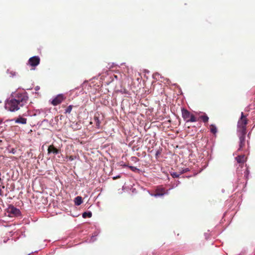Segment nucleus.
I'll list each match as a JSON object with an SVG mask.
<instances>
[{"label": "nucleus", "instance_id": "30", "mask_svg": "<svg viewBox=\"0 0 255 255\" xmlns=\"http://www.w3.org/2000/svg\"><path fill=\"white\" fill-rule=\"evenodd\" d=\"M247 174H248V171L246 170Z\"/></svg>", "mask_w": 255, "mask_h": 255}, {"label": "nucleus", "instance_id": "28", "mask_svg": "<svg viewBox=\"0 0 255 255\" xmlns=\"http://www.w3.org/2000/svg\"><path fill=\"white\" fill-rule=\"evenodd\" d=\"M1 195V191H0V195Z\"/></svg>", "mask_w": 255, "mask_h": 255}, {"label": "nucleus", "instance_id": "7", "mask_svg": "<svg viewBox=\"0 0 255 255\" xmlns=\"http://www.w3.org/2000/svg\"><path fill=\"white\" fill-rule=\"evenodd\" d=\"M168 194L167 190L162 186H158L155 191L154 196H161Z\"/></svg>", "mask_w": 255, "mask_h": 255}, {"label": "nucleus", "instance_id": "18", "mask_svg": "<svg viewBox=\"0 0 255 255\" xmlns=\"http://www.w3.org/2000/svg\"><path fill=\"white\" fill-rule=\"evenodd\" d=\"M198 120L195 118V117L193 115H191V117H190L187 122H197Z\"/></svg>", "mask_w": 255, "mask_h": 255}, {"label": "nucleus", "instance_id": "25", "mask_svg": "<svg viewBox=\"0 0 255 255\" xmlns=\"http://www.w3.org/2000/svg\"><path fill=\"white\" fill-rule=\"evenodd\" d=\"M160 153V152L159 150H157L155 152V156L156 158L158 157V154Z\"/></svg>", "mask_w": 255, "mask_h": 255}, {"label": "nucleus", "instance_id": "11", "mask_svg": "<svg viewBox=\"0 0 255 255\" xmlns=\"http://www.w3.org/2000/svg\"><path fill=\"white\" fill-rule=\"evenodd\" d=\"M93 120L96 124V128H100V126H101V120L100 119V114L99 113H97L95 114Z\"/></svg>", "mask_w": 255, "mask_h": 255}, {"label": "nucleus", "instance_id": "27", "mask_svg": "<svg viewBox=\"0 0 255 255\" xmlns=\"http://www.w3.org/2000/svg\"><path fill=\"white\" fill-rule=\"evenodd\" d=\"M2 120H0V125L2 123Z\"/></svg>", "mask_w": 255, "mask_h": 255}, {"label": "nucleus", "instance_id": "14", "mask_svg": "<svg viewBox=\"0 0 255 255\" xmlns=\"http://www.w3.org/2000/svg\"><path fill=\"white\" fill-rule=\"evenodd\" d=\"M27 120L22 117H19L15 120V122L18 124H26Z\"/></svg>", "mask_w": 255, "mask_h": 255}, {"label": "nucleus", "instance_id": "20", "mask_svg": "<svg viewBox=\"0 0 255 255\" xmlns=\"http://www.w3.org/2000/svg\"><path fill=\"white\" fill-rule=\"evenodd\" d=\"M73 106L72 105L69 106L65 110V114H70L73 109Z\"/></svg>", "mask_w": 255, "mask_h": 255}, {"label": "nucleus", "instance_id": "29", "mask_svg": "<svg viewBox=\"0 0 255 255\" xmlns=\"http://www.w3.org/2000/svg\"><path fill=\"white\" fill-rule=\"evenodd\" d=\"M144 73H145L146 72V70L144 69Z\"/></svg>", "mask_w": 255, "mask_h": 255}, {"label": "nucleus", "instance_id": "23", "mask_svg": "<svg viewBox=\"0 0 255 255\" xmlns=\"http://www.w3.org/2000/svg\"><path fill=\"white\" fill-rule=\"evenodd\" d=\"M189 171L188 168H185V169H183V170L180 172V174H181L184 173H185V172H187V171Z\"/></svg>", "mask_w": 255, "mask_h": 255}, {"label": "nucleus", "instance_id": "9", "mask_svg": "<svg viewBox=\"0 0 255 255\" xmlns=\"http://www.w3.org/2000/svg\"><path fill=\"white\" fill-rule=\"evenodd\" d=\"M144 142L145 143H146L147 142H148V144H149V146H148V145H146L145 146V147L146 148H147V151L149 153H151L152 152V151H153V146H154V141L153 140H150V139H148V138L147 137L146 138V139L144 140Z\"/></svg>", "mask_w": 255, "mask_h": 255}, {"label": "nucleus", "instance_id": "15", "mask_svg": "<svg viewBox=\"0 0 255 255\" xmlns=\"http://www.w3.org/2000/svg\"><path fill=\"white\" fill-rule=\"evenodd\" d=\"M74 202H75V204L76 205H77V206L80 205L83 202L82 197L81 196L76 197L75 198Z\"/></svg>", "mask_w": 255, "mask_h": 255}, {"label": "nucleus", "instance_id": "10", "mask_svg": "<svg viewBox=\"0 0 255 255\" xmlns=\"http://www.w3.org/2000/svg\"><path fill=\"white\" fill-rule=\"evenodd\" d=\"M181 112L182 118L184 121L187 122V121H188V119H189L190 117H191V114L190 112L185 109H182Z\"/></svg>", "mask_w": 255, "mask_h": 255}, {"label": "nucleus", "instance_id": "19", "mask_svg": "<svg viewBox=\"0 0 255 255\" xmlns=\"http://www.w3.org/2000/svg\"><path fill=\"white\" fill-rule=\"evenodd\" d=\"M92 214L91 212H84L83 213V218H86V217H89V218H90L92 217Z\"/></svg>", "mask_w": 255, "mask_h": 255}, {"label": "nucleus", "instance_id": "1", "mask_svg": "<svg viewBox=\"0 0 255 255\" xmlns=\"http://www.w3.org/2000/svg\"><path fill=\"white\" fill-rule=\"evenodd\" d=\"M28 101V96L26 92L18 93L13 98L7 100L5 104V108L11 112L18 110L24 106Z\"/></svg>", "mask_w": 255, "mask_h": 255}, {"label": "nucleus", "instance_id": "2", "mask_svg": "<svg viewBox=\"0 0 255 255\" xmlns=\"http://www.w3.org/2000/svg\"><path fill=\"white\" fill-rule=\"evenodd\" d=\"M248 120L243 112L241 113V118L238 122L237 125V132L242 133L243 134L247 133V125L248 124Z\"/></svg>", "mask_w": 255, "mask_h": 255}, {"label": "nucleus", "instance_id": "12", "mask_svg": "<svg viewBox=\"0 0 255 255\" xmlns=\"http://www.w3.org/2000/svg\"><path fill=\"white\" fill-rule=\"evenodd\" d=\"M47 150L48 153H53L54 154H57L59 152V150L55 147L53 144L49 146Z\"/></svg>", "mask_w": 255, "mask_h": 255}, {"label": "nucleus", "instance_id": "8", "mask_svg": "<svg viewBox=\"0 0 255 255\" xmlns=\"http://www.w3.org/2000/svg\"><path fill=\"white\" fill-rule=\"evenodd\" d=\"M40 63V58L38 56H33L28 60V64L32 67L37 66Z\"/></svg>", "mask_w": 255, "mask_h": 255}, {"label": "nucleus", "instance_id": "5", "mask_svg": "<svg viewBox=\"0 0 255 255\" xmlns=\"http://www.w3.org/2000/svg\"><path fill=\"white\" fill-rule=\"evenodd\" d=\"M239 137V147L238 150H242L245 146V137L246 134H243L242 133H238Z\"/></svg>", "mask_w": 255, "mask_h": 255}, {"label": "nucleus", "instance_id": "21", "mask_svg": "<svg viewBox=\"0 0 255 255\" xmlns=\"http://www.w3.org/2000/svg\"><path fill=\"white\" fill-rule=\"evenodd\" d=\"M171 175L173 178H178L181 174L180 173H178L177 172H173Z\"/></svg>", "mask_w": 255, "mask_h": 255}, {"label": "nucleus", "instance_id": "22", "mask_svg": "<svg viewBox=\"0 0 255 255\" xmlns=\"http://www.w3.org/2000/svg\"><path fill=\"white\" fill-rule=\"evenodd\" d=\"M153 90V89H152L151 88V87L149 89H148L147 91V90H145L144 94H145L146 93L150 94V93H151L152 92Z\"/></svg>", "mask_w": 255, "mask_h": 255}, {"label": "nucleus", "instance_id": "31", "mask_svg": "<svg viewBox=\"0 0 255 255\" xmlns=\"http://www.w3.org/2000/svg\"><path fill=\"white\" fill-rule=\"evenodd\" d=\"M1 178H0V182L1 181Z\"/></svg>", "mask_w": 255, "mask_h": 255}, {"label": "nucleus", "instance_id": "17", "mask_svg": "<svg viewBox=\"0 0 255 255\" xmlns=\"http://www.w3.org/2000/svg\"><path fill=\"white\" fill-rule=\"evenodd\" d=\"M210 131L212 133L215 134L217 131V129L215 125H211L210 126Z\"/></svg>", "mask_w": 255, "mask_h": 255}, {"label": "nucleus", "instance_id": "13", "mask_svg": "<svg viewBox=\"0 0 255 255\" xmlns=\"http://www.w3.org/2000/svg\"><path fill=\"white\" fill-rule=\"evenodd\" d=\"M236 159L238 163L244 164L247 160V157L245 155H238L236 157Z\"/></svg>", "mask_w": 255, "mask_h": 255}, {"label": "nucleus", "instance_id": "26", "mask_svg": "<svg viewBox=\"0 0 255 255\" xmlns=\"http://www.w3.org/2000/svg\"><path fill=\"white\" fill-rule=\"evenodd\" d=\"M130 168L132 170H134V169H135V167H132V166H130Z\"/></svg>", "mask_w": 255, "mask_h": 255}, {"label": "nucleus", "instance_id": "3", "mask_svg": "<svg viewBox=\"0 0 255 255\" xmlns=\"http://www.w3.org/2000/svg\"><path fill=\"white\" fill-rule=\"evenodd\" d=\"M145 101H147V103H144V110H145V114L147 115V119L151 121V119L150 116H152L153 115V105L154 104V102L153 101H151V102H150L148 99H146Z\"/></svg>", "mask_w": 255, "mask_h": 255}, {"label": "nucleus", "instance_id": "24", "mask_svg": "<svg viewBox=\"0 0 255 255\" xmlns=\"http://www.w3.org/2000/svg\"><path fill=\"white\" fill-rule=\"evenodd\" d=\"M68 158L70 160L72 161L75 159V156H70Z\"/></svg>", "mask_w": 255, "mask_h": 255}, {"label": "nucleus", "instance_id": "4", "mask_svg": "<svg viewBox=\"0 0 255 255\" xmlns=\"http://www.w3.org/2000/svg\"><path fill=\"white\" fill-rule=\"evenodd\" d=\"M66 97L63 94H59L55 97L51 101V104L53 106H57L60 104L65 99Z\"/></svg>", "mask_w": 255, "mask_h": 255}, {"label": "nucleus", "instance_id": "16", "mask_svg": "<svg viewBox=\"0 0 255 255\" xmlns=\"http://www.w3.org/2000/svg\"><path fill=\"white\" fill-rule=\"evenodd\" d=\"M199 119H201L204 123H207L209 120L208 117L205 114L203 115H201L199 117Z\"/></svg>", "mask_w": 255, "mask_h": 255}, {"label": "nucleus", "instance_id": "6", "mask_svg": "<svg viewBox=\"0 0 255 255\" xmlns=\"http://www.w3.org/2000/svg\"><path fill=\"white\" fill-rule=\"evenodd\" d=\"M7 213L10 216H17L20 214V211L13 205H9L7 208Z\"/></svg>", "mask_w": 255, "mask_h": 255}]
</instances>
